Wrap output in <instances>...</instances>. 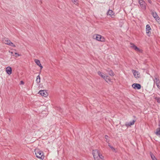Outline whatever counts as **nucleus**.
<instances>
[{"mask_svg": "<svg viewBox=\"0 0 160 160\" xmlns=\"http://www.w3.org/2000/svg\"><path fill=\"white\" fill-rule=\"evenodd\" d=\"M132 87L135 89H140L141 88V85L139 84L134 83L132 85Z\"/></svg>", "mask_w": 160, "mask_h": 160, "instance_id": "nucleus-12", "label": "nucleus"}, {"mask_svg": "<svg viewBox=\"0 0 160 160\" xmlns=\"http://www.w3.org/2000/svg\"><path fill=\"white\" fill-rule=\"evenodd\" d=\"M130 47L131 48H132L137 52H142V49L138 48L136 46H135L134 44L132 43H130Z\"/></svg>", "mask_w": 160, "mask_h": 160, "instance_id": "nucleus-6", "label": "nucleus"}, {"mask_svg": "<svg viewBox=\"0 0 160 160\" xmlns=\"http://www.w3.org/2000/svg\"><path fill=\"white\" fill-rule=\"evenodd\" d=\"M34 61L35 62V63H36V64L38 66H39L40 67V69L42 70V68H43V67L42 66V65H41V64L40 63V61L39 60L36 59H34Z\"/></svg>", "mask_w": 160, "mask_h": 160, "instance_id": "nucleus-13", "label": "nucleus"}, {"mask_svg": "<svg viewBox=\"0 0 160 160\" xmlns=\"http://www.w3.org/2000/svg\"><path fill=\"white\" fill-rule=\"evenodd\" d=\"M154 81L158 88L160 89V82L159 79L157 78H155Z\"/></svg>", "mask_w": 160, "mask_h": 160, "instance_id": "nucleus-15", "label": "nucleus"}, {"mask_svg": "<svg viewBox=\"0 0 160 160\" xmlns=\"http://www.w3.org/2000/svg\"><path fill=\"white\" fill-rule=\"evenodd\" d=\"M93 39L100 42H104L106 41V38L103 36L101 35L95 34L93 35Z\"/></svg>", "mask_w": 160, "mask_h": 160, "instance_id": "nucleus-4", "label": "nucleus"}, {"mask_svg": "<svg viewBox=\"0 0 160 160\" xmlns=\"http://www.w3.org/2000/svg\"><path fill=\"white\" fill-rule=\"evenodd\" d=\"M24 82H23V81H21L20 82V84H24Z\"/></svg>", "mask_w": 160, "mask_h": 160, "instance_id": "nucleus-27", "label": "nucleus"}, {"mask_svg": "<svg viewBox=\"0 0 160 160\" xmlns=\"http://www.w3.org/2000/svg\"><path fill=\"white\" fill-rule=\"evenodd\" d=\"M151 28L149 25L147 24L146 26V33L148 36H150L151 34Z\"/></svg>", "mask_w": 160, "mask_h": 160, "instance_id": "nucleus-10", "label": "nucleus"}, {"mask_svg": "<svg viewBox=\"0 0 160 160\" xmlns=\"http://www.w3.org/2000/svg\"><path fill=\"white\" fill-rule=\"evenodd\" d=\"M6 71L8 75H10L12 73V69L11 68L10 66H8L6 68Z\"/></svg>", "mask_w": 160, "mask_h": 160, "instance_id": "nucleus-14", "label": "nucleus"}, {"mask_svg": "<svg viewBox=\"0 0 160 160\" xmlns=\"http://www.w3.org/2000/svg\"><path fill=\"white\" fill-rule=\"evenodd\" d=\"M3 42L6 44L8 45L11 47H16V46L13 43L11 42L10 40L7 38L3 40Z\"/></svg>", "mask_w": 160, "mask_h": 160, "instance_id": "nucleus-7", "label": "nucleus"}, {"mask_svg": "<svg viewBox=\"0 0 160 160\" xmlns=\"http://www.w3.org/2000/svg\"><path fill=\"white\" fill-rule=\"evenodd\" d=\"M155 98L157 101V102L159 103H160V98L158 97H155Z\"/></svg>", "mask_w": 160, "mask_h": 160, "instance_id": "nucleus-24", "label": "nucleus"}, {"mask_svg": "<svg viewBox=\"0 0 160 160\" xmlns=\"http://www.w3.org/2000/svg\"><path fill=\"white\" fill-rule=\"evenodd\" d=\"M148 1L150 3H151L152 2V1H151V0H148Z\"/></svg>", "mask_w": 160, "mask_h": 160, "instance_id": "nucleus-28", "label": "nucleus"}, {"mask_svg": "<svg viewBox=\"0 0 160 160\" xmlns=\"http://www.w3.org/2000/svg\"><path fill=\"white\" fill-rule=\"evenodd\" d=\"M15 56L16 58H17L18 57H19V56H20V55L18 53H17V52H15Z\"/></svg>", "mask_w": 160, "mask_h": 160, "instance_id": "nucleus-25", "label": "nucleus"}, {"mask_svg": "<svg viewBox=\"0 0 160 160\" xmlns=\"http://www.w3.org/2000/svg\"><path fill=\"white\" fill-rule=\"evenodd\" d=\"M105 138L106 139V141L108 143L109 141V137L107 135H105Z\"/></svg>", "mask_w": 160, "mask_h": 160, "instance_id": "nucleus-22", "label": "nucleus"}, {"mask_svg": "<svg viewBox=\"0 0 160 160\" xmlns=\"http://www.w3.org/2000/svg\"><path fill=\"white\" fill-rule=\"evenodd\" d=\"M109 146V147H110V148L112 150H113V151H115V149L114 148H113L112 146L110 145H108Z\"/></svg>", "mask_w": 160, "mask_h": 160, "instance_id": "nucleus-26", "label": "nucleus"}, {"mask_svg": "<svg viewBox=\"0 0 160 160\" xmlns=\"http://www.w3.org/2000/svg\"><path fill=\"white\" fill-rule=\"evenodd\" d=\"M92 154L94 160H103L104 157L99 150L98 149L93 150Z\"/></svg>", "mask_w": 160, "mask_h": 160, "instance_id": "nucleus-1", "label": "nucleus"}, {"mask_svg": "<svg viewBox=\"0 0 160 160\" xmlns=\"http://www.w3.org/2000/svg\"><path fill=\"white\" fill-rule=\"evenodd\" d=\"M107 15H110L111 17L113 18L115 16L114 13L111 10H109L108 12Z\"/></svg>", "mask_w": 160, "mask_h": 160, "instance_id": "nucleus-16", "label": "nucleus"}, {"mask_svg": "<svg viewBox=\"0 0 160 160\" xmlns=\"http://www.w3.org/2000/svg\"><path fill=\"white\" fill-rule=\"evenodd\" d=\"M38 93L45 98L47 97L48 95V93L46 90H40Z\"/></svg>", "mask_w": 160, "mask_h": 160, "instance_id": "nucleus-8", "label": "nucleus"}, {"mask_svg": "<svg viewBox=\"0 0 160 160\" xmlns=\"http://www.w3.org/2000/svg\"><path fill=\"white\" fill-rule=\"evenodd\" d=\"M138 3L142 9L144 10L146 9L147 4L143 0H139Z\"/></svg>", "mask_w": 160, "mask_h": 160, "instance_id": "nucleus-9", "label": "nucleus"}, {"mask_svg": "<svg viewBox=\"0 0 160 160\" xmlns=\"http://www.w3.org/2000/svg\"><path fill=\"white\" fill-rule=\"evenodd\" d=\"M159 125L160 127L156 129L155 133L160 138V122H159Z\"/></svg>", "mask_w": 160, "mask_h": 160, "instance_id": "nucleus-17", "label": "nucleus"}, {"mask_svg": "<svg viewBox=\"0 0 160 160\" xmlns=\"http://www.w3.org/2000/svg\"><path fill=\"white\" fill-rule=\"evenodd\" d=\"M151 156L152 160H157L154 155L152 154H151Z\"/></svg>", "mask_w": 160, "mask_h": 160, "instance_id": "nucleus-23", "label": "nucleus"}, {"mask_svg": "<svg viewBox=\"0 0 160 160\" xmlns=\"http://www.w3.org/2000/svg\"><path fill=\"white\" fill-rule=\"evenodd\" d=\"M98 75L103 78L109 84H112V81L110 77L108 76H106L102 72L100 71H98Z\"/></svg>", "mask_w": 160, "mask_h": 160, "instance_id": "nucleus-2", "label": "nucleus"}, {"mask_svg": "<svg viewBox=\"0 0 160 160\" xmlns=\"http://www.w3.org/2000/svg\"><path fill=\"white\" fill-rule=\"evenodd\" d=\"M36 82L37 83H39L40 82V77L39 75L37 76Z\"/></svg>", "mask_w": 160, "mask_h": 160, "instance_id": "nucleus-19", "label": "nucleus"}, {"mask_svg": "<svg viewBox=\"0 0 160 160\" xmlns=\"http://www.w3.org/2000/svg\"><path fill=\"white\" fill-rule=\"evenodd\" d=\"M72 2L75 4L78 5V0H71Z\"/></svg>", "mask_w": 160, "mask_h": 160, "instance_id": "nucleus-21", "label": "nucleus"}, {"mask_svg": "<svg viewBox=\"0 0 160 160\" xmlns=\"http://www.w3.org/2000/svg\"><path fill=\"white\" fill-rule=\"evenodd\" d=\"M34 152L36 157L38 158L43 160L44 159V156L42 151L38 148H36Z\"/></svg>", "mask_w": 160, "mask_h": 160, "instance_id": "nucleus-3", "label": "nucleus"}, {"mask_svg": "<svg viewBox=\"0 0 160 160\" xmlns=\"http://www.w3.org/2000/svg\"><path fill=\"white\" fill-rule=\"evenodd\" d=\"M108 74L110 76H113L114 75V74L112 70H110L109 71Z\"/></svg>", "mask_w": 160, "mask_h": 160, "instance_id": "nucleus-20", "label": "nucleus"}, {"mask_svg": "<svg viewBox=\"0 0 160 160\" xmlns=\"http://www.w3.org/2000/svg\"><path fill=\"white\" fill-rule=\"evenodd\" d=\"M135 122V121L133 120V121H132V122H129L128 123H126L125 124V125L126 127H128L130 126L131 125H133L134 124Z\"/></svg>", "mask_w": 160, "mask_h": 160, "instance_id": "nucleus-18", "label": "nucleus"}, {"mask_svg": "<svg viewBox=\"0 0 160 160\" xmlns=\"http://www.w3.org/2000/svg\"><path fill=\"white\" fill-rule=\"evenodd\" d=\"M132 72L135 78L138 79L140 78V73L139 72L134 69L132 70Z\"/></svg>", "mask_w": 160, "mask_h": 160, "instance_id": "nucleus-5", "label": "nucleus"}, {"mask_svg": "<svg viewBox=\"0 0 160 160\" xmlns=\"http://www.w3.org/2000/svg\"><path fill=\"white\" fill-rule=\"evenodd\" d=\"M152 15L156 21L159 23H160V18L156 12L152 13Z\"/></svg>", "mask_w": 160, "mask_h": 160, "instance_id": "nucleus-11", "label": "nucleus"}]
</instances>
